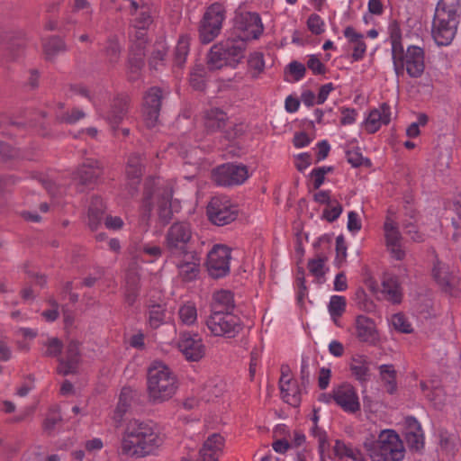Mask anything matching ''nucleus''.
Returning a JSON list of instances; mask_svg holds the SVG:
<instances>
[{
    "label": "nucleus",
    "instance_id": "nucleus-1",
    "mask_svg": "<svg viewBox=\"0 0 461 461\" xmlns=\"http://www.w3.org/2000/svg\"><path fill=\"white\" fill-rule=\"evenodd\" d=\"M155 203L158 220L162 226L167 225L174 214L181 210L180 202L177 199L173 200V189L167 185H161L156 177L149 176L143 185L140 203L142 217L145 220H150Z\"/></svg>",
    "mask_w": 461,
    "mask_h": 461
},
{
    "label": "nucleus",
    "instance_id": "nucleus-2",
    "mask_svg": "<svg viewBox=\"0 0 461 461\" xmlns=\"http://www.w3.org/2000/svg\"><path fill=\"white\" fill-rule=\"evenodd\" d=\"M162 444V438L151 421L130 420L126 426L122 451L125 455L145 456Z\"/></svg>",
    "mask_w": 461,
    "mask_h": 461
},
{
    "label": "nucleus",
    "instance_id": "nucleus-3",
    "mask_svg": "<svg viewBox=\"0 0 461 461\" xmlns=\"http://www.w3.org/2000/svg\"><path fill=\"white\" fill-rule=\"evenodd\" d=\"M148 400L152 404L162 403L173 397L177 389V379L163 362L154 361L148 369Z\"/></svg>",
    "mask_w": 461,
    "mask_h": 461
},
{
    "label": "nucleus",
    "instance_id": "nucleus-4",
    "mask_svg": "<svg viewBox=\"0 0 461 461\" xmlns=\"http://www.w3.org/2000/svg\"><path fill=\"white\" fill-rule=\"evenodd\" d=\"M247 43L237 36L228 37L213 44L206 57L209 70L221 69L223 67L235 68L245 58Z\"/></svg>",
    "mask_w": 461,
    "mask_h": 461
},
{
    "label": "nucleus",
    "instance_id": "nucleus-5",
    "mask_svg": "<svg viewBox=\"0 0 461 461\" xmlns=\"http://www.w3.org/2000/svg\"><path fill=\"white\" fill-rule=\"evenodd\" d=\"M373 461H402L404 448L399 435L393 429L383 430L377 440L364 443Z\"/></svg>",
    "mask_w": 461,
    "mask_h": 461
},
{
    "label": "nucleus",
    "instance_id": "nucleus-6",
    "mask_svg": "<svg viewBox=\"0 0 461 461\" xmlns=\"http://www.w3.org/2000/svg\"><path fill=\"white\" fill-rule=\"evenodd\" d=\"M164 248L168 258H180L195 250L191 223L186 221L174 222L165 234Z\"/></svg>",
    "mask_w": 461,
    "mask_h": 461
},
{
    "label": "nucleus",
    "instance_id": "nucleus-7",
    "mask_svg": "<svg viewBox=\"0 0 461 461\" xmlns=\"http://www.w3.org/2000/svg\"><path fill=\"white\" fill-rule=\"evenodd\" d=\"M393 70L397 77L403 76L404 71L411 78L420 77L425 70V50L417 45H410L404 50L402 47L392 53Z\"/></svg>",
    "mask_w": 461,
    "mask_h": 461
},
{
    "label": "nucleus",
    "instance_id": "nucleus-8",
    "mask_svg": "<svg viewBox=\"0 0 461 461\" xmlns=\"http://www.w3.org/2000/svg\"><path fill=\"white\" fill-rule=\"evenodd\" d=\"M226 13L225 6L218 2L206 7L198 25V36L201 43L209 44L221 34Z\"/></svg>",
    "mask_w": 461,
    "mask_h": 461
},
{
    "label": "nucleus",
    "instance_id": "nucleus-9",
    "mask_svg": "<svg viewBox=\"0 0 461 461\" xmlns=\"http://www.w3.org/2000/svg\"><path fill=\"white\" fill-rule=\"evenodd\" d=\"M460 15H453L435 10L431 25V37L438 47L449 46L454 41Z\"/></svg>",
    "mask_w": 461,
    "mask_h": 461
},
{
    "label": "nucleus",
    "instance_id": "nucleus-10",
    "mask_svg": "<svg viewBox=\"0 0 461 461\" xmlns=\"http://www.w3.org/2000/svg\"><path fill=\"white\" fill-rule=\"evenodd\" d=\"M431 276L440 291L450 297H457L461 294L460 278L450 270L449 266L435 255Z\"/></svg>",
    "mask_w": 461,
    "mask_h": 461
},
{
    "label": "nucleus",
    "instance_id": "nucleus-11",
    "mask_svg": "<svg viewBox=\"0 0 461 461\" xmlns=\"http://www.w3.org/2000/svg\"><path fill=\"white\" fill-rule=\"evenodd\" d=\"M205 324L213 336L235 338L242 330L243 322L233 312L224 314H210Z\"/></svg>",
    "mask_w": 461,
    "mask_h": 461
},
{
    "label": "nucleus",
    "instance_id": "nucleus-12",
    "mask_svg": "<svg viewBox=\"0 0 461 461\" xmlns=\"http://www.w3.org/2000/svg\"><path fill=\"white\" fill-rule=\"evenodd\" d=\"M104 167L95 158H86L72 174V179L77 185L93 189L103 182Z\"/></svg>",
    "mask_w": 461,
    "mask_h": 461
},
{
    "label": "nucleus",
    "instance_id": "nucleus-13",
    "mask_svg": "<svg viewBox=\"0 0 461 461\" xmlns=\"http://www.w3.org/2000/svg\"><path fill=\"white\" fill-rule=\"evenodd\" d=\"M249 176L248 167L236 163L222 164L214 168L212 173L213 182L221 186L241 185Z\"/></svg>",
    "mask_w": 461,
    "mask_h": 461
},
{
    "label": "nucleus",
    "instance_id": "nucleus-14",
    "mask_svg": "<svg viewBox=\"0 0 461 461\" xmlns=\"http://www.w3.org/2000/svg\"><path fill=\"white\" fill-rule=\"evenodd\" d=\"M230 249L222 244H216L207 254L206 267L208 274L214 279L225 277L230 273Z\"/></svg>",
    "mask_w": 461,
    "mask_h": 461
},
{
    "label": "nucleus",
    "instance_id": "nucleus-15",
    "mask_svg": "<svg viewBox=\"0 0 461 461\" xmlns=\"http://www.w3.org/2000/svg\"><path fill=\"white\" fill-rule=\"evenodd\" d=\"M235 30L240 32L237 37H241L248 44L249 41L256 40L263 33L264 26L258 13L241 12L235 16Z\"/></svg>",
    "mask_w": 461,
    "mask_h": 461
},
{
    "label": "nucleus",
    "instance_id": "nucleus-16",
    "mask_svg": "<svg viewBox=\"0 0 461 461\" xmlns=\"http://www.w3.org/2000/svg\"><path fill=\"white\" fill-rule=\"evenodd\" d=\"M207 215L213 224L223 226L237 218L238 210L228 199L215 196L207 206Z\"/></svg>",
    "mask_w": 461,
    "mask_h": 461
},
{
    "label": "nucleus",
    "instance_id": "nucleus-17",
    "mask_svg": "<svg viewBox=\"0 0 461 461\" xmlns=\"http://www.w3.org/2000/svg\"><path fill=\"white\" fill-rule=\"evenodd\" d=\"M162 90L158 86L150 87L143 96L142 114L149 128L156 126L162 104Z\"/></svg>",
    "mask_w": 461,
    "mask_h": 461
},
{
    "label": "nucleus",
    "instance_id": "nucleus-18",
    "mask_svg": "<svg viewBox=\"0 0 461 461\" xmlns=\"http://www.w3.org/2000/svg\"><path fill=\"white\" fill-rule=\"evenodd\" d=\"M131 104V97L126 94H119L113 98L104 120L113 131L119 130V125L127 118Z\"/></svg>",
    "mask_w": 461,
    "mask_h": 461
},
{
    "label": "nucleus",
    "instance_id": "nucleus-19",
    "mask_svg": "<svg viewBox=\"0 0 461 461\" xmlns=\"http://www.w3.org/2000/svg\"><path fill=\"white\" fill-rule=\"evenodd\" d=\"M178 348L188 361L197 362L204 357L205 347L198 334L182 333Z\"/></svg>",
    "mask_w": 461,
    "mask_h": 461
},
{
    "label": "nucleus",
    "instance_id": "nucleus-20",
    "mask_svg": "<svg viewBox=\"0 0 461 461\" xmlns=\"http://www.w3.org/2000/svg\"><path fill=\"white\" fill-rule=\"evenodd\" d=\"M80 343L77 340H70L66 348L65 357H59L57 372L64 376L77 373L81 360Z\"/></svg>",
    "mask_w": 461,
    "mask_h": 461
},
{
    "label": "nucleus",
    "instance_id": "nucleus-21",
    "mask_svg": "<svg viewBox=\"0 0 461 461\" xmlns=\"http://www.w3.org/2000/svg\"><path fill=\"white\" fill-rule=\"evenodd\" d=\"M334 402L346 412L356 413L360 410L357 391L349 384L335 388Z\"/></svg>",
    "mask_w": 461,
    "mask_h": 461
},
{
    "label": "nucleus",
    "instance_id": "nucleus-22",
    "mask_svg": "<svg viewBox=\"0 0 461 461\" xmlns=\"http://www.w3.org/2000/svg\"><path fill=\"white\" fill-rule=\"evenodd\" d=\"M176 264L178 274L184 282H192L198 278L201 271L202 258L196 250L181 257Z\"/></svg>",
    "mask_w": 461,
    "mask_h": 461
},
{
    "label": "nucleus",
    "instance_id": "nucleus-23",
    "mask_svg": "<svg viewBox=\"0 0 461 461\" xmlns=\"http://www.w3.org/2000/svg\"><path fill=\"white\" fill-rule=\"evenodd\" d=\"M356 336L359 341L375 345L379 341V334L374 320L365 315H358L355 321Z\"/></svg>",
    "mask_w": 461,
    "mask_h": 461
},
{
    "label": "nucleus",
    "instance_id": "nucleus-24",
    "mask_svg": "<svg viewBox=\"0 0 461 461\" xmlns=\"http://www.w3.org/2000/svg\"><path fill=\"white\" fill-rule=\"evenodd\" d=\"M147 323L151 330H157L168 323L172 319V313L165 303H149L146 311Z\"/></svg>",
    "mask_w": 461,
    "mask_h": 461
},
{
    "label": "nucleus",
    "instance_id": "nucleus-25",
    "mask_svg": "<svg viewBox=\"0 0 461 461\" xmlns=\"http://www.w3.org/2000/svg\"><path fill=\"white\" fill-rule=\"evenodd\" d=\"M391 122V106L383 103L379 108L373 109L365 120L366 131L373 134L376 132L382 124L387 125Z\"/></svg>",
    "mask_w": 461,
    "mask_h": 461
},
{
    "label": "nucleus",
    "instance_id": "nucleus-26",
    "mask_svg": "<svg viewBox=\"0 0 461 461\" xmlns=\"http://www.w3.org/2000/svg\"><path fill=\"white\" fill-rule=\"evenodd\" d=\"M143 174L142 158L138 153L131 154L126 166V176L131 182L129 193L134 196L138 193V185Z\"/></svg>",
    "mask_w": 461,
    "mask_h": 461
},
{
    "label": "nucleus",
    "instance_id": "nucleus-27",
    "mask_svg": "<svg viewBox=\"0 0 461 461\" xmlns=\"http://www.w3.org/2000/svg\"><path fill=\"white\" fill-rule=\"evenodd\" d=\"M223 446L224 438L219 433H213L203 442L197 461H218L219 452Z\"/></svg>",
    "mask_w": 461,
    "mask_h": 461
},
{
    "label": "nucleus",
    "instance_id": "nucleus-28",
    "mask_svg": "<svg viewBox=\"0 0 461 461\" xmlns=\"http://www.w3.org/2000/svg\"><path fill=\"white\" fill-rule=\"evenodd\" d=\"M227 113L220 108H211L204 112L203 125L207 133L222 131L228 122Z\"/></svg>",
    "mask_w": 461,
    "mask_h": 461
},
{
    "label": "nucleus",
    "instance_id": "nucleus-29",
    "mask_svg": "<svg viewBox=\"0 0 461 461\" xmlns=\"http://www.w3.org/2000/svg\"><path fill=\"white\" fill-rule=\"evenodd\" d=\"M382 292L386 294L388 301L393 303H400L402 299V287L396 275L384 273L382 277Z\"/></svg>",
    "mask_w": 461,
    "mask_h": 461
},
{
    "label": "nucleus",
    "instance_id": "nucleus-30",
    "mask_svg": "<svg viewBox=\"0 0 461 461\" xmlns=\"http://www.w3.org/2000/svg\"><path fill=\"white\" fill-rule=\"evenodd\" d=\"M105 205L100 196L91 198L87 212V225L91 230H96L104 221Z\"/></svg>",
    "mask_w": 461,
    "mask_h": 461
},
{
    "label": "nucleus",
    "instance_id": "nucleus-31",
    "mask_svg": "<svg viewBox=\"0 0 461 461\" xmlns=\"http://www.w3.org/2000/svg\"><path fill=\"white\" fill-rule=\"evenodd\" d=\"M0 41L5 43V59L6 61H14L23 54L24 41L21 38H14L5 33L0 37Z\"/></svg>",
    "mask_w": 461,
    "mask_h": 461
},
{
    "label": "nucleus",
    "instance_id": "nucleus-32",
    "mask_svg": "<svg viewBox=\"0 0 461 461\" xmlns=\"http://www.w3.org/2000/svg\"><path fill=\"white\" fill-rule=\"evenodd\" d=\"M283 400L293 407H298L301 403V389L295 381L288 378L285 381V385L279 387Z\"/></svg>",
    "mask_w": 461,
    "mask_h": 461
},
{
    "label": "nucleus",
    "instance_id": "nucleus-33",
    "mask_svg": "<svg viewBox=\"0 0 461 461\" xmlns=\"http://www.w3.org/2000/svg\"><path fill=\"white\" fill-rule=\"evenodd\" d=\"M68 50L64 39L58 35L50 36L43 42V50L48 60L53 59L59 53L66 52Z\"/></svg>",
    "mask_w": 461,
    "mask_h": 461
},
{
    "label": "nucleus",
    "instance_id": "nucleus-34",
    "mask_svg": "<svg viewBox=\"0 0 461 461\" xmlns=\"http://www.w3.org/2000/svg\"><path fill=\"white\" fill-rule=\"evenodd\" d=\"M140 276L137 273L131 272L126 276L124 300L129 306H132L140 295Z\"/></svg>",
    "mask_w": 461,
    "mask_h": 461
},
{
    "label": "nucleus",
    "instance_id": "nucleus-35",
    "mask_svg": "<svg viewBox=\"0 0 461 461\" xmlns=\"http://www.w3.org/2000/svg\"><path fill=\"white\" fill-rule=\"evenodd\" d=\"M207 68L203 64H196L190 72V85L197 91H203L206 87Z\"/></svg>",
    "mask_w": 461,
    "mask_h": 461
},
{
    "label": "nucleus",
    "instance_id": "nucleus-36",
    "mask_svg": "<svg viewBox=\"0 0 461 461\" xmlns=\"http://www.w3.org/2000/svg\"><path fill=\"white\" fill-rule=\"evenodd\" d=\"M0 156L3 161L7 162L16 159L32 161L33 156L22 154V149L14 148L6 142H0Z\"/></svg>",
    "mask_w": 461,
    "mask_h": 461
},
{
    "label": "nucleus",
    "instance_id": "nucleus-37",
    "mask_svg": "<svg viewBox=\"0 0 461 461\" xmlns=\"http://www.w3.org/2000/svg\"><path fill=\"white\" fill-rule=\"evenodd\" d=\"M380 375L383 381L385 383L387 393L393 394L397 390L396 383V371L393 365L384 364L379 366Z\"/></svg>",
    "mask_w": 461,
    "mask_h": 461
},
{
    "label": "nucleus",
    "instance_id": "nucleus-38",
    "mask_svg": "<svg viewBox=\"0 0 461 461\" xmlns=\"http://www.w3.org/2000/svg\"><path fill=\"white\" fill-rule=\"evenodd\" d=\"M328 260V257L322 253L317 254L315 258L309 259L307 267L309 272L320 282L324 281L325 276V263Z\"/></svg>",
    "mask_w": 461,
    "mask_h": 461
},
{
    "label": "nucleus",
    "instance_id": "nucleus-39",
    "mask_svg": "<svg viewBox=\"0 0 461 461\" xmlns=\"http://www.w3.org/2000/svg\"><path fill=\"white\" fill-rule=\"evenodd\" d=\"M354 364L350 365V371L360 382H366L369 372L368 362L364 356L353 357Z\"/></svg>",
    "mask_w": 461,
    "mask_h": 461
},
{
    "label": "nucleus",
    "instance_id": "nucleus-40",
    "mask_svg": "<svg viewBox=\"0 0 461 461\" xmlns=\"http://www.w3.org/2000/svg\"><path fill=\"white\" fill-rule=\"evenodd\" d=\"M389 41L392 46V53L395 52L403 47L402 40V29L400 23L397 20H393L388 25Z\"/></svg>",
    "mask_w": 461,
    "mask_h": 461
},
{
    "label": "nucleus",
    "instance_id": "nucleus-41",
    "mask_svg": "<svg viewBox=\"0 0 461 461\" xmlns=\"http://www.w3.org/2000/svg\"><path fill=\"white\" fill-rule=\"evenodd\" d=\"M329 312L333 321L337 324V319L339 318L346 310V299L341 295H332L329 305Z\"/></svg>",
    "mask_w": 461,
    "mask_h": 461
},
{
    "label": "nucleus",
    "instance_id": "nucleus-42",
    "mask_svg": "<svg viewBox=\"0 0 461 461\" xmlns=\"http://www.w3.org/2000/svg\"><path fill=\"white\" fill-rule=\"evenodd\" d=\"M178 315L181 321L186 325H192L196 321L197 310L194 303L187 302L180 306Z\"/></svg>",
    "mask_w": 461,
    "mask_h": 461
},
{
    "label": "nucleus",
    "instance_id": "nucleus-43",
    "mask_svg": "<svg viewBox=\"0 0 461 461\" xmlns=\"http://www.w3.org/2000/svg\"><path fill=\"white\" fill-rule=\"evenodd\" d=\"M347 161L353 167H359L362 165L370 167L372 165L371 160L367 158H364L359 147H355L352 149L346 150Z\"/></svg>",
    "mask_w": 461,
    "mask_h": 461
},
{
    "label": "nucleus",
    "instance_id": "nucleus-44",
    "mask_svg": "<svg viewBox=\"0 0 461 461\" xmlns=\"http://www.w3.org/2000/svg\"><path fill=\"white\" fill-rule=\"evenodd\" d=\"M85 116L86 113L82 110L78 108H73L71 111L57 113L55 122L57 123L74 124L79 120L83 119Z\"/></svg>",
    "mask_w": 461,
    "mask_h": 461
},
{
    "label": "nucleus",
    "instance_id": "nucleus-45",
    "mask_svg": "<svg viewBox=\"0 0 461 461\" xmlns=\"http://www.w3.org/2000/svg\"><path fill=\"white\" fill-rule=\"evenodd\" d=\"M189 53V43L187 40L180 38L174 50V64L182 68L186 61Z\"/></svg>",
    "mask_w": 461,
    "mask_h": 461
},
{
    "label": "nucleus",
    "instance_id": "nucleus-46",
    "mask_svg": "<svg viewBox=\"0 0 461 461\" xmlns=\"http://www.w3.org/2000/svg\"><path fill=\"white\" fill-rule=\"evenodd\" d=\"M43 346L47 348L43 353V356L46 357H60L64 348L63 342L56 337L48 339L43 342Z\"/></svg>",
    "mask_w": 461,
    "mask_h": 461
},
{
    "label": "nucleus",
    "instance_id": "nucleus-47",
    "mask_svg": "<svg viewBox=\"0 0 461 461\" xmlns=\"http://www.w3.org/2000/svg\"><path fill=\"white\" fill-rule=\"evenodd\" d=\"M129 407V393L126 392V388H123L120 393L119 401L114 410L113 419L117 422H120L122 420L123 415L127 412Z\"/></svg>",
    "mask_w": 461,
    "mask_h": 461
},
{
    "label": "nucleus",
    "instance_id": "nucleus-48",
    "mask_svg": "<svg viewBox=\"0 0 461 461\" xmlns=\"http://www.w3.org/2000/svg\"><path fill=\"white\" fill-rule=\"evenodd\" d=\"M355 301L358 307L367 312H371L375 310V304L368 298L366 291L362 287H358L355 293Z\"/></svg>",
    "mask_w": 461,
    "mask_h": 461
},
{
    "label": "nucleus",
    "instance_id": "nucleus-49",
    "mask_svg": "<svg viewBox=\"0 0 461 461\" xmlns=\"http://www.w3.org/2000/svg\"><path fill=\"white\" fill-rule=\"evenodd\" d=\"M406 444L411 451H420L424 447V433L402 432Z\"/></svg>",
    "mask_w": 461,
    "mask_h": 461
},
{
    "label": "nucleus",
    "instance_id": "nucleus-50",
    "mask_svg": "<svg viewBox=\"0 0 461 461\" xmlns=\"http://www.w3.org/2000/svg\"><path fill=\"white\" fill-rule=\"evenodd\" d=\"M347 250L348 247L343 235H339L336 238V257L334 259V264L337 267H341L346 262Z\"/></svg>",
    "mask_w": 461,
    "mask_h": 461
},
{
    "label": "nucleus",
    "instance_id": "nucleus-51",
    "mask_svg": "<svg viewBox=\"0 0 461 461\" xmlns=\"http://www.w3.org/2000/svg\"><path fill=\"white\" fill-rule=\"evenodd\" d=\"M212 300L231 311L235 308L234 295L229 290H220L213 294Z\"/></svg>",
    "mask_w": 461,
    "mask_h": 461
},
{
    "label": "nucleus",
    "instance_id": "nucleus-52",
    "mask_svg": "<svg viewBox=\"0 0 461 461\" xmlns=\"http://www.w3.org/2000/svg\"><path fill=\"white\" fill-rule=\"evenodd\" d=\"M342 212V205L337 200H334L330 205H328V207L323 210L321 218L328 222H333L340 216Z\"/></svg>",
    "mask_w": 461,
    "mask_h": 461
},
{
    "label": "nucleus",
    "instance_id": "nucleus-53",
    "mask_svg": "<svg viewBox=\"0 0 461 461\" xmlns=\"http://www.w3.org/2000/svg\"><path fill=\"white\" fill-rule=\"evenodd\" d=\"M121 51L122 50L118 41L115 39H109L105 47V55L109 63H117L120 59Z\"/></svg>",
    "mask_w": 461,
    "mask_h": 461
},
{
    "label": "nucleus",
    "instance_id": "nucleus-54",
    "mask_svg": "<svg viewBox=\"0 0 461 461\" xmlns=\"http://www.w3.org/2000/svg\"><path fill=\"white\" fill-rule=\"evenodd\" d=\"M392 323L393 328L401 333L410 334L413 330L411 323L402 313L399 312L393 314L392 317Z\"/></svg>",
    "mask_w": 461,
    "mask_h": 461
},
{
    "label": "nucleus",
    "instance_id": "nucleus-55",
    "mask_svg": "<svg viewBox=\"0 0 461 461\" xmlns=\"http://www.w3.org/2000/svg\"><path fill=\"white\" fill-rule=\"evenodd\" d=\"M438 437L441 448L447 451H453L456 448L458 441L456 434L448 433L447 430H440Z\"/></svg>",
    "mask_w": 461,
    "mask_h": 461
},
{
    "label": "nucleus",
    "instance_id": "nucleus-56",
    "mask_svg": "<svg viewBox=\"0 0 461 461\" xmlns=\"http://www.w3.org/2000/svg\"><path fill=\"white\" fill-rule=\"evenodd\" d=\"M459 9L460 0H439L435 10H438V12L443 11L453 15H460L458 14Z\"/></svg>",
    "mask_w": 461,
    "mask_h": 461
},
{
    "label": "nucleus",
    "instance_id": "nucleus-57",
    "mask_svg": "<svg viewBox=\"0 0 461 461\" xmlns=\"http://www.w3.org/2000/svg\"><path fill=\"white\" fill-rule=\"evenodd\" d=\"M306 23L308 30L314 35H321L324 32V22L317 14H312Z\"/></svg>",
    "mask_w": 461,
    "mask_h": 461
},
{
    "label": "nucleus",
    "instance_id": "nucleus-58",
    "mask_svg": "<svg viewBox=\"0 0 461 461\" xmlns=\"http://www.w3.org/2000/svg\"><path fill=\"white\" fill-rule=\"evenodd\" d=\"M167 48L159 44L151 53V57L149 59V64L150 68L158 69V65L159 62H162L167 55Z\"/></svg>",
    "mask_w": 461,
    "mask_h": 461
},
{
    "label": "nucleus",
    "instance_id": "nucleus-59",
    "mask_svg": "<svg viewBox=\"0 0 461 461\" xmlns=\"http://www.w3.org/2000/svg\"><path fill=\"white\" fill-rule=\"evenodd\" d=\"M249 67L254 69L258 74L263 72L265 68L264 57L261 52H253L248 59Z\"/></svg>",
    "mask_w": 461,
    "mask_h": 461
},
{
    "label": "nucleus",
    "instance_id": "nucleus-60",
    "mask_svg": "<svg viewBox=\"0 0 461 461\" xmlns=\"http://www.w3.org/2000/svg\"><path fill=\"white\" fill-rule=\"evenodd\" d=\"M306 66L314 75H324L327 71L326 66L316 55L309 56Z\"/></svg>",
    "mask_w": 461,
    "mask_h": 461
},
{
    "label": "nucleus",
    "instance_id": "nucleus-61",
    "mask_svg": "<svg viewBox=\"0 0 461 461\" xmlns=\"http://www.w3.org/2000/svg\"><path fill=\"white\" fill-rule=\"evenodd\" d=\"M145 57L141 56L140 54H133L130 53L129 59H128V64L129 68L131 73H137L139 72L145 64L144 60Z\"/></svg>",
    "mask_w": 461,
    "mask_h": 461
},
{
    "label": "nucleus",
    "instance_id": "nucleus-62",
    "mask_svg": "<svg viewBox=\"0 0 461 461\" xmlns=\"http://www.w3.org/2000/svg\"><path fill=\"white\" fill-rule=\"evenodd\" d=\"M403 432L423 433L420 423L413 416H407L404 419Z\"/></svg>",
    "mask_w": 461,
    "mask_h": 461
},
{
    "label": "nucleus",
    "instance_id": "nucleus-63",
    "mask_svg": "<svg viewBox=\"0 0 461 461\" xmlns=\"http://www.w3.org/2000/svg\"><path fill=\"white\" fill-rule=\"evenodd\" d=\"M136 29H148L153 23V18L149 11H142L134 21Z\"/></svg>",
    "mask_w": 461,
    "mask_h": 461
},
{
    "label": "nucleus",
    "instance_id": "nucleus-64",
    "mask_svg": "<svg viewBox=\"0 0 461 461\" xmlns=\"http://www.w3.org/2000/svg\"><path fill=\"white\" fill-rule=\"evenodd\" d=\"M288 68L289 72L294 76V81H299L305 76L306 68L301 62L294 60L288 65Z\"/></svg>",
    "mask_w": 461,
    "mask_h": 461
}]
</instances>
